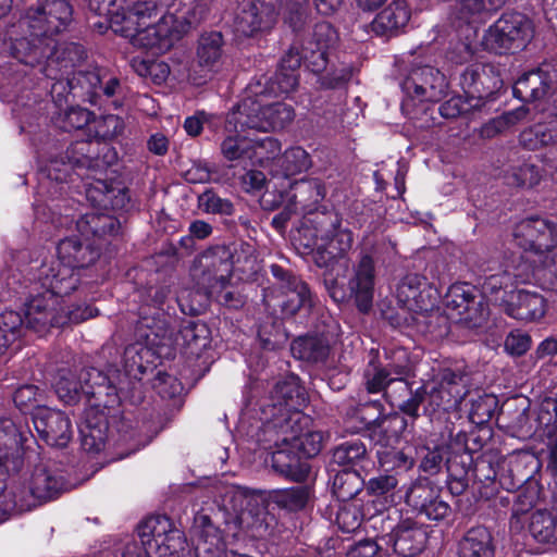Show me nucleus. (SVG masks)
<instances>
[{
    "instance_id": "obj_1",
    "label": "nucleus",
    "mask_w": 557,
    "mask_h": 557,
    "mask_svg": "<svg viewBox=\"0 0 557 557\" xmlns=\"http://www.w3.org/2000/svg\"><path fill=\"white\" fill-rule=\"evenodd\" d=\"M57 252V261L41 264L39 278L54 293L70 295L81 282L77 270L94 264L100 257V249L87 238L71 236L60 240Z\"/></svg>"
},
{
    "instance_id": "obj_2",
    "label": "nucleus",
    "mask_w": 557,
    "mask_h": 557,
    "mask_svg": "<svg viewBox=\"0 0 557 557\" xmlns=\"http://www.w3.org/2000/svg\"><path fill=\"white\" fill-rule=\"evenodd\" d=\"M346 259L336 260L323 274L324 287L329 296L337 304L354 300L360 312L367 313L372 308L374 289V260L369 250H361L354 275L345 286L348 271Z\"/></svg>"
},
{
    "instance_id": "obj_3",
    "label": "nucleus",
    "mask_w": 557,
    "mask_h": 557,
    "mask_svg": "<svg viewBox=\"0 0 557 557\" xmlns=\"http://www.w3.org/2000/svg\"><path fill=\"white\" fill-rule=\"evenodd\" d=\"M396 297L403 307L418 314L416 320L423 332L434 337L447 333V319L435 310L438 292L425 276L417 273L404 276L397 285Z\"/></svg>"
},
{
    "instance_id": "obj_4",
    "label": "nucleus",
    "mask_w": 557,
    "mask_h": 557,
    "mask_svg": "<svg viewBox=\"0 0 557 557\" xmlns=\"http://www.w3.org/2000/svg\"><path fill=\"white\" fill-rule=\"evenodd\" d=\"M270 271L275 283L263 293L268 310L274 314L280 313L282 318H290L300 310L312 308V294L305 281L278 264H272Z\"/></svg>"
},
{
    "instance_id": "obj_5",
    "label": "nucleus",
    "mask_w": 557,
    "mask_h": 557,
    "mask_svg": "<svg viewBox=\"0 0 557 557\" xmlns=\"http://www.w3.org/2000/svg\"><path fill=\"white\" fill-rule=\"evenodd\" d=\"M65 488L63 472L50 461H40L34 466L27 480L12 487V503L16 510L28 511L55 499Z\"/></svg>"
},
{
    "instance_id": "obj_6",
    "label": "nucleus",
    "mask_w": 557,
    "mask_h": 557,
    "mask_svg": "<svg viewBox=\"0 0 557 557\" xmlns=\"http://www.w3.org/2000/svg\"><path fill=\"white\" fill-rule=\"evenodd\" d=\"M295 119L292 104L285 102L262 103L260 99L246 98L227 115V124L240 131L261 132L286 128Z\"/></svg>"
},
{
    "instance_id": "obj_7",
    "label": "nucleus",
    "mask_w": 557,
    "mask_h": 557,
    "mask_svg": "<svg viewBox=\"0 0 557 557\" xmlns=\"http://www.w3.org/2000/svg\"><path fill=\"white\" fill-rule=\"evenodd\" d=\"M301 416L299 411H282L280 416L264 423V434L278 435L282 443H292L307 459L315 457L324 444V433L321 431H308L301 433Z\"/></svg>"
},
{
    "instance_id": "obj_8",
    "label": "nucleus",
    "mask_w": 557,
    "mask_h": 557,
    "mask_svg": "<svg viewBox=\"0 0 557 557\" xmlns=\"http://www.w3.org/2000/svg\"><path fill=\"white\" fill-rule=\"evenodd\" d=\"M72 23L73 7L69 0H46L36 8H28L20 21L28 35H61L71 30Z\"/></svg>"
},
{
    "instance_id": "obj_9",
    "label": "nucleus",
    "mask_w": 557,
    "mask_h": 557,
    "mask_svg": "<svg viewBox=\"0 0 557 557\" xmlns=\"http://www.w3.org/2000/svg\"><path fill=\"white\" fill-rule=\"evenodd\" d=\"M233 273L230 246L216 245L205 250L194 262L191 275L203 289L224 286Z\"/></svg>"
},
{
    "instance_id": "obj_10",
    "label": "nucleus",
    "mask_w": 557,
    "mask_h": 557,
    "mask_svg": "<svg viewBox=\"0 0 557 557\" xmlns=\"http://www.w3.org/2000/svg\"><path fill=\"white\" fill-rule=\"evenodd\" d=\"M64 157L73 170H86L95 175L103 173L117 161L113 147L98 139H83L72 143Z\"/></svg>"
},
{
    "instance_id": "obj_11",
    "label": "nucleus",
    "mask_w": 557,
    "mask_h": 557,
    "mask_svg": "<svg viewBox=\"0 0 557 557\" xmlns=\"http://www.w3.org/2000/svg\"><path fill=\"white\" fill-rule=\"evenodd\" d=\"M337 329L336 322L331 317L323 318L322 325H317L314 331L292 342L293 356L309 363H325L337 336Z\"/></svg>"
},
{
    "instance_id": "obj_12",
    "label": "nucleus",
    "mask_w": 557,
    "mask_h": 557,
    "mask_svg": "<svg viewBox=\"0 0 557 557\" xmlns=\"http://www.w3.org/2000/svg\"><path fill=\"white\" fill-rule=\"evenodd\" d=\"M175 320L163 308L152 311L149 305H141L138 312L136 334L150 347H172L175 344Z\"/></svg>"
},
{
    "instance_id": "obj_13",
    "label": "nucleus",
    "mask_w": 557,
    "mask_h": 557,
    "mask_svg": "<svg viewBox=\"0 0 557 557\" xmlns=\"http://www.w3.org/2000/svg\"><path fill=\"white\" fill-rule=\"evenodd\" d=\"M137 533L143 544L149 547L154 545L160 557L175 556L184 549L182 532L165 516L147 518L138 525Z\"/></svg>"
},
{
    "instance_id": "obj_14",
    "label": "nucleus",
    "mask_w": 557,
    "mask_h": 557,
    "mask_svg": "<svg viewBox=\"0 0 557 557\" xmlns=\"http://www.w3.org/2000/svg\"><path fill=\"white\" fill-rule=\"evenodd\" d=\"M314 231L315 238L322 240L329 247L330 258L342 257L352 246V233L347 227H342L339 214L333 210L318 212L307 219Z\"/></svg>"
},
{
    "instance_id": "obj_15",
    "label": "nucleus",
    "mask_w": 557,
    "mask_h": 557,
    "mask_svg": "<svg viewBox=\"0 0 557 557\" xmlns=\"http://www.w3.org/2000/svg\"><path fill=\"white\" fill-rule=\"evenodd\" d=\"M507 0H459V8L449 16L456 35H478L485 17L502 9Z\"/></svg>"
},
{
    "instance_id": "obj_16",
    "label": "nucleus",
    "mask_w": 557,
    "mask_h": 557,
    "mask_svg": "<svg viewBox=\"0 0 557 557\" xmlns=\"http://www.w3.org/2000/svg\"><path fill=\"white\" fill-rule=\"evenodd\" d=\"M33 423L39 437L52 447L63 448L73 437L72 422L61 410L38 407Z\"/></svg>"
},
{
    "instance_id": "obj_17",
    "label": "nucleus",
    "mask_w": 557,
    "mask_h": 557,
    "mask_svg": "<svg viewBox=\"0 0 557 557\" xmlns=\"http://www.w3.org/2000/svg\"><path fill=\"white\" fill-rule=\"evenodd\" d=\"M516 244L524 251L542 253L557 245L555 225L546 219L530 216L520 221L513 232Z\"/></svg>"
},
{
    "instance_id": "obj_18",
    "label": "nucleus",
    "mask_w": 557,
    "mask_h": 557,
    "mask_svg": "<svg viewBox=\"0 0 557 557\" xmlns=\"http://www.w3.org/2000/svg\"><path fill=\"white\" fill-rule=\"evenodd\" d=\"M541 467L542 463L534 454L513 453L499 466V485L506 491H515L529 482H537L534 475Z\"/></svg>"
},
{
    "instance_id": "obj_19",
    "label": "nucleus",
    "mask_w": 557,
    "mask_h": 557,
    "mask_svg": "<svg viewBox=\"0 0 557 557\" xmlns=\"http://www.w3.org/2000/svg\"><path fill=\"white\" fill-rule=\"evenodd\" d=\"M103 400H96L85 409L83 420L78 425L82 447L88 453H99L106 446L109 432V410Z\"/></svg>"
},
{
    "instance_id": "obj_20",
    "label": "nucleus",
    "mask_w": 557,
    "mask_h": 557,
    "mask_svg": "<svg viewBox=\"0 0 557 557\" xmlns=\"http://www.w3.org/2000/svg\"><path fill=\"white\" fill-rule=\"evenodd\" d=\"M394 552L403 557H414L425 547L428 531L411 518L401 519L391 529V532L381 537Z\"/></svg>"
},
{
    "instance_id": "obj_21",
    "label": "nucleus",
    "mask_w": 557,
    "mask_h": 557,
    "mask_svg": "<svg viewBox=\"0 0 557 557\" xmlns=\"http://www.w3.org/2000/svg\"><path fill=\"white\" fill-rule=\"evenodd\" d=\"M46 48L47 62L42 73L48 78H55L57 72L71 74L70 70L79 65L87 58L84 46L69 40L58 41L52 37V39H48Z\"/></svg>"
},
{
    "instance_id": "obj_22",
    "label": "nucleus",
    "mask_w": 557,
    "mask_h": 557,
    "mask_svg": "<svg viewBox=\"0 0 557 557\" xmlns=\"http://www.w3.org/2000/svg\"><path fill=\"white\" fill-rule=\"evenodd\" d=\"M145 5H135L126 14L96 15L97 20L91 22V26L97 35H106L109 29L112 35H141L150 30L153 22H146Z\"/></svg>"
},
{
    "instance_id": "obj_23",
    "label": "nucleus",
    "mask_w": 557,
    "mask_h": 557,
    "mask_svg": "<svg viewBox=\"0 0 557 557\" xmlns=\"http://www.w3.org/2000/svg\"><path fill=\"white\" fill-rule=\"evenodd\" d=\"M446 87L445 76L430 65L413 69L403 83L404 90L421 101H438Z\"/></svg>"
},
{
    "instance_id": "obj_24",
    "label": "nucleus",
    "mask_w": 557,
    "mask_h": 557,
    "mask_svg": "<svg viewBox=\"0 0 557 557\" xmlns=\"http://www.w3.org/2000/svg\"><path fill=\"white\" fill-rule=\"evenodd\" d=\"M460 86L469 98L482 100L490 99L497 92L503 81L493 65L473 64L461 74Z\"/></svg>"
},
{
    "instance_id": "obj_25",
    "label": "nucleus",
    "mask_w": 557,
    "mask_h": 557,
    "mask_svg": "<svg viewBox=\"0 0 557 557\" xmlns=\"http://www.w3.org/2000/svg\"><path fill=\"white\" fill-rule=\"evenodd\" d=\"M267 435L268 441L273 442L276 447L271 456V467L274 472L296 482L306 481L310 473V466L300 453L295 451L297 448L292 446V443H282L278 435L273 433Z\"/></svg>"
},
{
    "instance_id": "obj_26",
    "label": "nucleus",
    "mask_w": 557,
    "mask_h": 557,
    "mask_svg": "<svg viewBox=\"0 0 557 557\" xmlns=\"http://www.w3.org/2000/svg\"><path fill=\"white\" fill-rule=\"evenodd\" d=\"M479 39V37H473ZM525 37H480V41L473 42L470 40L471 37L459 38L455 49L458 51V55L451 57L458 63L467 62L473 54L479 50L478 46L482 50L495 54H510L522 50L527 46Z\"/></svg>"
},
{
    "instance_id": "obj_27",
    "label": "nucleus",
    "mask_w": 557,
    "mask_h": 557,
    "mask_svg": "<svg viewBox=\"0 0 557 557\" xmlns=\"http://www.w3.org/2000/svg\"><path fill=\"white\" fill-rule=\"evenodd\" d=\"M445 304L461 320L479 324L486 318L485 306L478 300L474 287L468 283L453 284L445 295Z\"/></svg>"
},
{
    "instance_id": "obj_28",
    "label": "nucleus",
    "mask_w": 557,
    "mask_h": 557,
    "mask_svg": "<svg viewBox=\"0 0 557 557\" xmlns=\"http://www.w3.org/2000/svg\"><path fill=\"white\" fill-rule=\"evenodd\" d=\"M86 197L94 207L111 208L113 210L127 209L131 202L129 189L121 183L95 178L86 184Z\"/></svg>"
},
{
    "instance_id": "obj_29",
    "label": "nucleus",
    "mask_w": 557,
    "mask_h": 557,
    "mask_svg": "<svg viewBox=\"0 0 557 557\" xmlns=\"http://www.w3.org/2000/svg\"><path fill=\"white\" fill-rule=\"evenodd\" d=\"M546 300L536 293L525 289H515L509 293L504 311L511 318L532 322L542 319L546 313Z\"/></svg>"
},
{
    "instance_id": "obj_30",
    "label": "nucleus",
    "mask_w": 557,
    "mask_h": 557,
    "mask_svg": "<svg viewBox=\"0 0 557 557\" xmlns=\"http://www.w3.org/2000/svg\"><path fill=\"white\" fill-rule=\"evenodd\" d=\"M84 396L88 399L103 400L104 407L119 405L120 397L113 381L97 368H84L79 371Z\"/></svg>"
},
{
    "instance_id": "obj_31",
    "label": "nucleus",
    "mask_w": 557,
    "mask_h": 557,
    "mask_svg": "<svg viewBox=\"0 0 557 557\" xmlns=\"http://www.w3.org/2000/svg\"><path fill=\"white\" fill-rule=\"evenodd\" d=\"M409 372L407 362H395L387 358L386 362H382L372 358L363 370V385L368 393H384L395 375H408Z\"/></svg>"
},
{
    "instance_id": "obj_32",
    "label": "nucleus",
    "mask_w": 557,
    "mask_h": 557,
    "mask_svg": "<svg viewBox=\"0 0 557 557\" xmlns=\"http://www.w3.org/2000/svg\"><path fill=\"white\" fill-rule=\"evenodd\" d=\"M239 24H245L239 35H257L270 32L277 21V11L274 2L267 0H252L247 9L238 15Z\"/></svg>"
},
{
    "instance_id": "obj_33",
    "label": "nucleus",
    "mask_w": 557,
    "mask_h": 557,
    "mask_svg": "<svg viewBox=\"0 0 557 557\" xmlns=\"http://www.w3.org/2000/svg\"><path fill=\"white\" fill-rule=\"evenodd\" d=\"M553 85V78L543 69L521 75L512 87L516 98L523 102H535L546 97Z\"/></svg>"
},
{
    "instance_id": "obj_34",
    "label": "nucleus",
    "mask_w": 557,
    "mask_h": 557,
    "mask_svg": "<svg viewBox=\"0 0 557 557\" xmlns=\"http://www.w3.org/2000/svg\"><path fill=\"white\" fill-rule=\"evenodd\" d=\"M383 411L384 406L379 400L350 405L345 410V422L351 432L367 431L371 437Z\"/></svg>"
},
{
    "instance_id": "obj_35",
    "label": "nucleus",
    "mask_w": 557,
    "mask_h": 557,
    "mask_svg": "<svg viewBox=\"0 0 557 557\" xmlns=\"http://www.w3.org/2000/svg\"><path fill=\"white\" fill-rule=\"evenodd\" d=\"M327 41L329 37H300L292 44L290 48H296L301 62L313 73L319 74L329 63Z\"/></svg>"
},
{
    "instance_id": "obj_36",
    "label": "nucleus",
    "mask_w": 557,
    "mask_h": 557,
    "mask_svg": "<svg viewBox=\"0 0 557 557\" xmlns=\"http://www.w3.org/2000/svg\"><path fill=\"white\" fill-rule=\"evenodd\" d=\"M174 338L173 347H180L186 355L199 357L201 351L209 346L210 330L202 322L186 321L175 333Z\"/></svg>"
},
{
    "instance_id": "obj_37",
    "label": "nucleus",
    "mask_w": 557,
    "mask_h": 557,
    "mask_svg": "<svg viewBox=\"0 0 557 557\" xmlns=\"http://www.w3.org/2000/svg\"><path fill=\"white\" fill-rule=\"evenodd\" d=\"M289 48L282 58L278 69L271 78V90L275 94H288L294 91L299 84V67L301 57L295 50Z\"/></svg>"
},
{
    "instance_id": "obj_38",
    "label": "nucleus",
    "mask_w": 557,
    "mask_h": 557,
    "mask_svg": "<svg viewBox=\"0 0 557 557\" xmlns=\"http://www.w3.org/2000/svg\"><path fill=\"white\" fill-rule=\"evenodd\" d=\"M492 271L493 268L490 265L483 269V274L479 277L478 283L481 287L482 296L504 308L508 300L509 293L512 290L509 289L512 286L511 276L505 269L496 273H492Z\"/></svg>"
},
{
    "instance_id": "obj_39",
    "label": "nucleus",
    "mask_w": 557,
    "mask_h": 557,
    "mask_svg": "<svg viewBox=\"0 0 557 557\" xmlns=\"http://www.w3.org/2000/svg\"><path fill=\"white\" fill-rule=\"evenodd\" d=\"M459 557H495V543L491 531L478 525L469 529L459 542Z\"/></svg>"
},
{
    "instance_id": "obj_40",
    "label": "nucleus",
    "mask_w": 557,
    "mask_h": 557,
    "mask_svg": "<svg viewBox=\"0 0 557 557\" xmlns=\"http://www.w3.org/2000/svg\"><path fill=\"white\" fill-rule=\"evenodd\" d=\"M76 227L87 239L90 237L107 238L116 235L121 224L113 215L92 211L81 216L76 222Z\"/></svg>"
},
{
    "instance_id": "obj_41",
    "label": "nucleus",
    "mask_w": 557,
    "mask_h": 557,
    "mask_svg": "<svg viewBox=\"0 0 557 557\" xmlns=\"http://www.w3.org/2000/svg\"><path fill=\"white\" fill-rule=\"evenodd\" d=\"M410 20V11L404 0H394L376 14L371 23L375 35H386L405 27Z\"/></svg>"
},
{
    "instance_id": "obj_42",
    "label": "nucleus",
    "mask_w": 557,
    "mask_h": 557,
    "mask_svg": "<svg viewBox=\"0 0 557 557\" xmlns=\"http://www.w3.org/2000/svg\"><path fill=\"white\" fill-rule=\"evenodd\" d=\"M11 54L21 63L35 66L46 59L48 39L52 37H10Z\"/></svg>"
},
{
    "instance_id": "obj_43",
    "label": "nucleus",
    "mask_w": 557,
    "mask_h": 557,
    "mask_svg": "<svg viewBox=\"0 0 557 557\" xmlns=\"http://www.w3.org/2000/svg\"><path fill=\"white\" fill-rule=\"evenodd\" d=\"M175 0H148L137 2L135 5H145L146 22H153V26L146 35H184L182 30L175 25L177 18L174 14L164 13L157 18L159 8H170L174 4Z\"/></svg>"
},
{
    "instance_id": "obj_44",
    "label": "nucleus",
    "mask_w": 557,
    "mask_h": 557,
    "mask_svg": "<svg viewBox=\"0 0 557 557\" xmlns=\"http://www.w3.org/2000/svg\"><path fill=\"white\" fill-rule=\"evenodd\" d=\"M324 196V186L318 180L302 181L294 187L289 202L301 213L312 218L313 214L319 212L315 211V206Z\"/></svg>"
},
{
    "instance_id": "obj_45",
    "label": "nucleus",
    "mask_w": 557,
    "mask_h": 557,
    "mask_svg": "<svg viewBox=\"0 0 557 557\" xmlns=\"http://www.w3.org/2000/svg\"><path fill=\"white\" fill-rule=\"evenodd\" d=\"M508 492L512 493L510 529L518 531L522 528L521 516L528 513L536 505L542 486L539 482H529L524 486Z\"/></svg>"
},
{
    "instance_id": "obj_46",
    "label": "nucleus",
    "mask_w": 557,
    "mask_h": 557,
    "mask_svg": "<svg viewBox=\"0 0 557 557\" xmlns=\"http://www.w3.org/2000/svg\"><path fill=\"white\" fill-rule=\"evenodd\" d=\"M534 22L527 14L506 11L488 27L485 35H534Z\"/></svg>"
},
{
    "instance_id": "obj_47",
    "label": "nucleus",
    "mask_w": 557,
    "mask_h": 557,
    "mask_svg": "<svg viewBox=\"0 0 557 557\" xmlns=\"http://www.w3.org/2000/svg\"><path fill=\"white\" fill-rule=\"evenodd\" d=\"M300 386L296 376H289L285 380L277 381L272 391L273 404L270 406L272 418L280 416L284 410L295 412L296 406L294 398L300 396Z\"/></svg>"
},
{
    "instance_id": "obj_48",
    "label": "nucleus",
    "mask_w": 557,
    "mask_h": 557,
    "mask_svg": "<svg viewBox=\"0 0 557 557\" xmlns=\"http://www.w3.org/2000/svg\"><path fill=\"white\" fill-rule=\"evenodd\" d=\"M529 532L540 544L557 545V515L547 509L535 510L530 518Z\"/></svg>"
},
{
    "instance_id": "obj_49",
    "label": "nucleus",
    "mask_w": 557,
    "mask_h": 557,
    "mask_svg": "<svg viewBox=\"0 0 557 557\" xmlns=\"http://www.w3.org/2000/svg\"><path fill=\"white\" fill-rule=\"evenodd\" d=\"M235 134L226 136L221 145V153L223 158L231 162H245L253 160V141L252 138L239 134V126L235 128Z\"/></svg>"
},
{
    "instance_id": "obj_50",
    "label": "nucleus",
    "mask_w": 557,
    "mask_h": 557,
    "mask_svg": "<svg viewBox=\"0 0 557 557\" xmlns=\"http://www.w3.org/2000/svg\"><path fill=\"white\" fill-rule=\"evenodd\" d=\"M233 271L238 272L242 278H250L259 271L257 249L255 245L240 242L230 246Z\"/></svg>"
},
{
    "instance_id": "obj_51",
    "label": "nucleus",
    "mask_w": 557,
    "mask_h": 557,
    "mask_svg": "<svg viewBox=\"0 0 557 557\" xmlns=\"http://www.w3.org/2000/svg\"><path fill=\"white\" fill-rule=\"evenodd\" d=\"M368 459V450L361 440H349L341 443L332 450V463L345 469L352 468Z\"/></svg>"
},
{
    "instance_id": "obj_52",
    "label": "nucleus",
    "mask_w": 557,
    "mask_h": 557,
    "mask_svg": "<svg viewBox=\"0 0 557 557\" xmlns=\"http://www.w3.org/2000/svg\"><path fill=\"white\" fill-rule=\"evenodd\" d=\"M449 446L445 444L422 445L414 447L416 457L419 459L420 471L435 475L446 466Z\"/></svg>"
},
{
    "instance_id": "obj_53",
    "label": "nucleus",
    "mask_w": 557,
    "mask_h": 557,
    "mask_svg": "<svg viewBox=\"0 0 557 557\" xmlns=\"http://www.w3.org/2000/svg\"><path fill=\"white\" fill-rule=\"evenodd\" d=\"M364 487V481L356 470L338 471L332 480V492L343 503L354 499Z\"/></svg>"
},
{
    "instance_id": "obj_54",
    "label": "nucleus",
    "mask_w": 557,
    "mask_h": 557,
    "mask_svg": "<svg viewBox=\"0 0 557 557\" xmlns=\"http://www.w3.org/2000/svg\"><path fill=\"white\" fill-rule=\"evenodd\" d=\"M530 252H512L510 262L505 265L506 272L511 276L512 285L539 280L542 270L534 265L535 261L530 259Z\"/></svg>"
},
{
    "instance_id": "obj_55",
    "label": "nucleus",
    "mask_w": 557,
    "mask_h": 557,
    "mask_svg": "<svg viewBox=\"0 0 557 557\" xmlns=\"http://www.w3.org/2000/svg\"><path fill=\"white\" fill-rule=\"evenodd\" d=\"M407 426V419L399 412L382 413L371 438L382 446H387L391 441L397 440Z\"/></svg>"
},
{
    "instance_id": "obj_56",
    "label": "nucleus",
    "mask_w": 557,
    "mask_h": 557,
    "mask_svg": "<svg viewBox=\"0 0 557 557\" xmlns=\"http://www.w3.org/2000/svg\"><path fill=\"white\" fill-rule=\"evenodd\" d=\"M310 495L309 486L298 485L290 488L274 490L270 492L269 499L282 509L297 511L306 507Z\"/></svg>"
},
{
    "instance_id": "obj_57",
    "label": "nucleus",
    "mask_w": 557,
    "mask_h": 557,
    "mask_svg": "<svg viewBox=\"0 0 557 557\" xmlns=\"http://www.w3.org/2000/svg\"><path fill=\"white\" fill-rule=\"evenodd\" d=\"M437 486L430 479L419 476L405 493V503L414 511H419L438 494Z\"/></svg>"
},
{
    "instance_id": "obj_58",
    "label": "nucleus",
    "mask_w": 557,
    "mask_h": 557,
    "mask_svg": "<svg viewBox=\"0 0 557 557\" xmlns=\"http://www.w3.org/2000/svg\"><path fill=\"white\" fill-rule=\"evenodd\" d=\"M54 391L59 399L65 405H76L84 396L79 373L76 375L70 370H60L54 383Z\"/></svg>"
},
{
    "instance_id": "obj_59",
    "label": "nucleus",
    "mask_w": 557,
    "mask_h": 557,
    "mask_svg": "<svg viewBox=\"0 0 557 557\" xmlns=\"http://www.w3.org/2000/svg\"><path fill=\"white\" fill-rule=\"evenodd\" d=\"M23 330L22 315L16 311H4L0 314V357L21 336Z\"/></svg>"
},
{
    "instance_id": "obj_60",
    "label": "nucleus",
    "mask_w": 557,
    "mask_h": 557,
    "mask_svg": "<svg viewBox=\"0 0 557 557\" xmlns=\"http://www.w3.org/2000/svg\"><path fill=\"white\" fill-rule=\"evenodd\" d=\"M311 164L310 154L299 146L285 150L278 159V165L286 177L306 172L311 168Z\"/></svg>"
},
{
    "instance_id": "obj_61",
    "label": "nucleus",
    "mask_w": 557,
    "mask_h": 557,
    "mask_svg": "<svg viewBox=\"0 0 557 557\" xmlns=\"http://www.w3.org/2000/svg\"><path fill=\"white\" fill-rule=\"evenodd\" d=\"M197 207L206 214L228 216L235 212L234 203L221 197L213 188H207L197 197Z\"/></svg>"
},
{
    "instance_id": "obj_62",
    "label": "nucleus",
    "mask_w": 557,
    "mask_h": 557,
    "mask_svg": "<svg viewBox=\"0 0 557 557\" xmlns=\"http://www.w3.org/2000/svg\"><path fill=\"white\" fill-rule=\"evenodd\" d=\"M149 354V347L141 343H134L125 347L123 361L125 374L135 380H140L146 371L144 356Z\"/></svg>"
},
{
    "instance_id": "obj_63",
    "label": "nucleus",
    "mask_w": 557,
    "mask_h": 557,
    "mask_svg": "<svg viewBox=\"0 0 557 557\" xmlns=\"http://www.w3.org/2000/svg\"><path fill=\"white\" fill-rule=\"evenodd\" d=\"M470 403L469 419L478 425L487 423L498 406L497 397L491 394H478Z\"/></svg>"
},
{
    "instance_id": "obj_64",
    "label": "nucleus",
    "mask_w": 557,
    "mask_h": 557,
    "mask_svg": "<svg viewBox=\"0 0 557 557\" xmlns=\"http://www.w3.org/2000/svg\"><path fill=\"white\" fill-rule=\"evenodd\" d=\"M258 338L263 349L273 351L281 349L286 345L288 335L282 327L281 323L272 321L260 325L258 330Z\"/></svg>"
}]
</instances>
